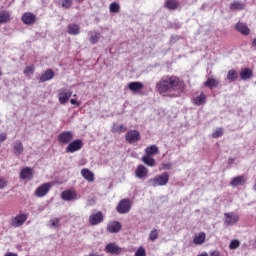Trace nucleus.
I'll list each match as a JSON object with an SVG mask.
<instances>
[{
	"instance_id": "f257e3e1",
	"label": "nucleus",
	"mask_w": 256,
	"mask_h": 256,
	"mask_svg": "<svg viewBox=\"0 0 256 256\" xmlns=\"http://www.w3.org/2000/svg\"><path fill=\"white\" fill-rule=\"evenodd\" d=\"M156 89L160 95H163V93H172V91H179V78L176 76H164L156 83Z\"/></svg>"
},
{
	"instance_id": "f03ea898",
	"label": "nucleus",
	"mask_w": 256,
	"mask_h": 256,
	"mask_svg": "<svg viewBox=\"0 0 256 256\" xmlns=\"http://www.w3.org/2000/svg\"><path fill=\"white\" fill-rule=\"evenodd\" d=\"M147 183L149 187H164V185L169 183V173L164 172L158 176H155L154 178L149 179Z\"/></svg>"
},
{
	"instance_id": "7ed1b4c3",
	"label": "nucleus",
	"mask_w": 256,
	"mask_h": 256,
	"mask_svg": "<svg viewBox=\"0 0 256 256\" xmlns=\"http://www.w3.org/2000/svg\"><path fill=\"white\" fill-rule=\"evenodd\" d=\"M116 211L120 215H126V213H129V211H131V201L129 198L120 200L116 207Z\"/></svg>"
},
{
	"instance_id": "20e7f679",
	"label": "nucleus",
	"mask_w": 256,
	"mask_h": 256,
	"mask_svg": "<svg viewBox=\"0 0 256 256\" xmlns=\"http://www.w3.org/2000/svg\"><path fill=\"white\" fill-rule=\"evenodd\" d=\"M71 95H73V91L68 90L67 88H61L58 90V101L61 105H65L69 99H71Z\"/></svg>"
},
{
	"instance_id": "39448f33",
	"label": "nucleus",
	"mask_w": 256,
	"mask_h": 256,
	"mask_svg": "<svg viewBox=\"0 0 256 256\" xmlns=\"http://www.w3.org/2000/svg\"><path fill=\"white\" fill-rule=\"evenodd\" d=\"M224 217V224L227 225V227H233V225L239 223V215L233 212L225 213Z\"/></svg>"
},
{
	"instance_id": "423d86ee",
	"label": "nucleus",
	"mask_w": 256,
	"mask_h": 256,
	"mask_svg": "<svg viewBox=\"0 0 256 256\" xmlns=\"http://www.w3.org/2000/svg\"><path fill=\"white\" fill-rule=\"evenodd\" d=\"M125 140L132 145V143L141 141V134L137 130H130L126 133Z\"/></svg>"
},
{
	"instance_id": "0eeeda50",
	"label": "nucleus",
	"mask_w": 256,
	"mask_h": 256,
	"mask_svg": "<svg viewBox=\"0 0 256 256\" xmlns=\"http://www.w3.org/2000/svg\"><path fill=\"white\" fill-rule=\"evenodd\" d=\"M80 149H83V141L77 139L69 143L66 147V153H75L76 151H80Z\"/></svg>"
},
{
	"instance_id": "6e6552de",
	"label": "nucleus",
	"mask_w": 256,
	"mask_h": 256,
	"mask_svg": "<svg viewBox=\"0 0 256 256\" xmlns=\"http://www.w3.org/2000/svg\"><path fill=\"white\" fill-rule=\"evenodd\" d=\"M49 191H51V183L50 182H46V183L40 185L35 190V196L36 197H45V195H47V193H49Z\"/></svg>"
},
{
	"instance_id": "1a4fd4ad",
	"label": "nucleus",
	"mask_w": 256,
	"mask_h": 256,
	"mask_svg": "<svg viewBox=\"0 0 256 256\" xmlns=\"http://www.w3.org/2000/svg\"><path fill=\"white\" fill-rule=\"evenodd\" d=\"M58 141L59 143H61L62 145H68V143L70 141H73V132L71 131H64V132H61L59 135H58Z\"/></svg>"
},
{
	"instance_id": "9d476101",
	"label": "nucleus",
	"mask_w": 256,
	"mask_h": 256,
	"mask_svg": "<svg viewBox=\"0 0 256 256\" xmlns=\"http://www.w3.org/2000/svg\"><path fill=\"white\" fill-rule=\"evenodd\" d=\"M106 253H110V255H121L123 253L124 249L117 246L115 243H108L105 246Z\"/></svg>"
},
{
	"instance_id": "9b49d317",
	"label": "nucleus",
	"mask_w": 256,
	"mask_h": 256,
	"mask_svg": "<svg viewBox=\"0 0 256 256\" xmlns=\"http://www.w3.org/2000/svg\"><path fill=\"white\" fill-rule=\"evenodd\" d=\"M25 221H27V214H19L16 217L11 219V226L12 227H21V225H23V223H25Z\"/></svg>"
},
{
	"instance_id": "f8f14e48",
	"label": "nucleus",
	"mask_w": 256,
	"mask_h": 256,
	"mask_svg": "<svg viewBox=\"0 0 256 256\" xmlns=\"http://www.w3.org/2000/svg\"><path fill=\"white\" fill-rule=\"evenodd\" d=\"M61 199H63V201H77L79 197H77V192L66 190L61 193Z\"/></svg>"
},
{
	"instance_id": "ddd939ff",
	"label": "nucleus",
	"mask_w": 256,
	"mask_h": 256,
	"mask_svg": "<svg viewBox=\"0 0 256 256\" xmlns=\"http://www.w3.org/2000/svg\"><path fill=\"white\" fill-rule=\"evenodd\" d=\"M89 223H90V225H93V226L103 223V212L98 211V212L90 215Z\"/></svg>"
},
{
	"instance_id": "4468645a",
	"label": "nucleus",
	"mask_w": 256,
	"mask_h": 256,
	"mask_svg": "<svg viewBox=\"0 0 256 256\" xmlns=\"http://www.w3.org/2000/svg\"><path fill=\"white\" fill-rule=\"evenodd\" d=\"M148 175L149 169H147L143 164L138 165L135 171V177H137V179H145Z\"/></svg>"
},
{
	"instance_id": "2eb2a0df",
	"label": "nucleus",
	"mask_w": 256,
	"mask_h": 256,
	"mask_svg": "<svg viewBox=\"0 0 256 256\" xmlns=\"http://www.w3.org/2000/svg\"><path fill=\"white\" fill-rule=\"evenodd\" d=\"M22 21L25 25H33L37 21V16L31 12H26L22 15Z\"/></svg>"
},
{
	"instance_id": "dca6fc26",
	"label": "nucleus",
	"mask_w": 256,
	"mask_h": 256,
	"mask_svg": "<svg viewBox=\"0 0 256 256\" xmlns=\"http://www.w3.org/2000/svg\"><path fill=\"white\" fill-rule=\"evenodd\" d=\"M55 77V72L52 69H47L41 76L38 78L39 83H45L51 81Z\"/></svg>"
},
{
	"instance_id": "f3484780",
	"label": "nucleus",
	"mask_w": 256,
	"mask_h": 256,
	"mask_svg": "<svg viewBox=\"0 0 256 256\" xmlns=\"http://www.w3.org/2000/svg\"><path fill=\"white\" fill-rule=\"evenodd\" d=\"M245 183H247V177L244 175L236 176L230 181L231 187H239L240 185H245Z\"/></svg>"
},
{
	"instance_id": "a211bd4d",
	"label": "nucleus",
	"mask_w": 256,
	"mask_h": 256,
	"mask_svg": "<svg viewBox=\"0 0 256 256\" xmlns=\"http://www.w3.org/2000/svg\"><path fill=\"white\" fill-rule=\"evenodd\" d=\"M235 29L236 31H238V33H241L242 35H249L251 33V30H249V27L247 26V24L243 22H238L235 25Z\"/></svg>"
},
{
	"instance_id": "6ab92c4d",
	"label": "nucleus",
	"mask_w": 256,
	"mask_h": 256,
	"mask_svg": "<svg viewBox=\"0 0 256 256\" xmlns=\"http://www.w3.org/2000/svg\"><path fill=\"white\" fill-rule=\"evenodd\" d=\"M245 7H247L245 2H241L239 0H235L230 4L231 11H243L245 10Z\"/></svg>"
},
{
	"instance_id": "aec40b11",
	"label": "nucleus",
	"mask_w": 256,
	"mask_h": 256,
	"mask_svg": "<svg viewBox=\"0 0 256 256\" xmlns=\"http://www.w3.org/2000/svg\"><path fill=\"white\" fill-rule=\"evenodd\" d=\"M81 175L89 183H93V181H95V174H93V172H91V170H89L87 168H84L81 170Z\"/></svg>"
},
{
	"instance_id": "412c9836",
	"label": "nucleus",
	"mask_w": 256,
	"mask_h": 256,
	"mask_svg": "<svg viewBox=\"0 0 256 256\" xmlns=\"http://www.w3.org/2000/svg\"><path fill=\"white\" fill-rule=\"evenodd\" d=\"M89 35V41L92 45H97V43H99V39H101V33H99L98 31H90L88 32Z\"/></svg>"
},
{
	"instance_id": "4be33fe9",
	"label": "nucleus",
	"mask_w": 256,
	"mask_h": 256,
	"mask_svg": "<svg viewBox=\"0 0 256 256\" xmlns=\"http://www.w3.org/2000/svg\"><path fill=\"white\" fill-rule=\"evenodd\" d=\"M121 227V222L115 221L112 222L111 224H108L107 231L109 233H119V231H121Z\"/></svg>"
},
{
	"instance_id": "5701e85b",
	"label": "nucleus",
	"mask_w": 256,
	"mask_h": 256,
	"mask_svg": "<svg viewBox=\"0 0 256 256\" xmlns=\"http://www.w3.org/2000/svg\"><path fill=\"white\" fill-rule=\"evenodd\" d=\"M13 151L16 157H19V155H23V151H25V148L23 147V143H21V141H16L13 144Z\"/></svg>"
},
{
	"instance_id": "b1692460",
	"label": "nucleus",
	"mask_w": 256,
	"mask_h": 256,
	"mask_svg": "<svg viewBox=\"0 0 256 256\" xmlns=\"http://www.w3.org/2000/svg\"><path fill=\"white\" fill-rule=\"evenodd\" d=\"M251 77H253V70L250 68H243L240 71V79H242V81H247V79H251Z\"/></svg>"
},
{
	"instance_id": "393cba45",
	"label": "nucleus",
	"mask_w": 256,
	"mask_h": 256,
	"mask_svg": "<svg viewBox=\"0 0 256 256\" xmlns=\"http://www.w3.org/2000/svg\"><path fill=\"white\" fill-rule=\"evenodd\" d=\"M128 89L133 93H137L143 89V83L135 81L128 84Z\"/></svg>"
},
{
	"instance_id": "a878e982",
	"label": "nucleus",
	"mask_w": 256,
	"mask_h": 256,
	"mask_svg": "<svg viewBox=\"0 0 256 256\" xmlns=\"http://www.w3.org/2000/svg\"><path fill=\"white\" fill-rule=\"evenodd\" d=\"M20 179H33V170L29 167L23 168L20 172Z\"/></svg>"
},
{
	"instance_id": "bb28decb",
	"label": "nucleus",
	"mask_w": 256,
	"mask_h": 256,
	"mask_svg": "<svg viewBox=\"0 0 256 256\" xmlns=\"http://www.w3.org/2000/svg\"><path fill=\"white\" fill-rule=\"evenodd\" d=\"M164 7L170 11H175L179 7V2H177V0H166Z\"/></svg>"
},
{
	"instance_id": "cd10ccee",
	"label": "nucleus",
	"mask_w": 256,
	"mask_h": 256,
	"mask_svg": "<svg viewBox=\"0 0 256 256\" xmlns=\"http://www.w3.org/2000/svg\"><path fill=\"white\" fill-rule=\"evenodd\" d=\"M142 161L147 165V167H155V159L147 154L142 157Z\"/></svg>"
},
{
	"instance_id": "c85d7f7f",
	"label": "nucleus",
	"mask_w": 256,
	"mask_h": 256,
	"mask_svg": "<svg viewBox=\"0 0 256 256\" xmlns=\"http://www.w3.org/2000/svg\"><path fill=\"white\" fill-rule=\"evenodd\" d=\"M79 24H69L68 25V33L69 35H79Z\"/></svg>"
},
{
	"instance_id": "c756f323",
	"label": "nucleus",
	"mask_w": 256,
	"mask_h": 256,
	"mask_svg": "<svg viewBox=\"0 0 256 256\" xmlns=\"http://www.w3.org/2000/svg\"><path fill=\"white\" fill-rule=\"evenodd\" d=\"M219 85V80L215 78H208L207 81L204 82V87H209L213 89V87H217Z\"/></svg>"
},
{
	"instance_id": "7c9ffc66",
	"label": "nucleus",
	"mask_w": 256,
	"mask_h": 256,
	"mask_svg": "<svg viewBox=\"0 0 256 256\" xmlns=\"http://www.w3.org/2000/svg\"><path fill=\"white\" fill-rule=\"evenodd\" d=\"M145 155H148L151 157V155H157L159 153V148L156 145L148 146L145 149Z\"/></svg>"
},
{
	"instance_id": "2f4dec72",
	"label": "nucleus",
	"mask_w": 256,
	"mask_h": 256,
	"mask_svg": "<svg viewBox=\"0 0 256 256\" xmlns=\"http://www.w3.org/2000/svg\"><path fill=\"white\" fill-rule=\"evenodd\" d=\"M205 101H207V96L204 93H201L194 99V104L199 107L201 105H205Z\"/></svg>"
},
{
	"instance_id": "473e14b6",
	"label": "nucleus",
	"mask_w": 256,
	"mask_h": 256,
	"mask_svg": "<svg viewBox=\"0 0 256 256\" xmlns=\"http://www.w3.org/2000/svg\"><path fill=\"white\" fill-rule=\"evenodd\" d=\"M193 243L195 245H203V243H205V232H201L199 235L195 236Z\"/></svg>"
},
{
	"instance_id": "72a5a7b5",
	"label": "nucleus",
	"mask_w": 256,
	"mask_h": 256,
	"mask_svg": "<svg viewBox=\"0 0 256 256\" xmlns=\"http://www.w3.org/2000/svg\"><path fill=\"white\" fill-rule=\"evenodd\" d=\"M11 19V14L7 11L0 12V25L7 23Z\"/></svg>"
},
{
	"instance_id": "f704fd0d",
	"label": "nucleus",
	"mask_w": 256,
	"mask_h": 256,
	"mask_svg": "<svg viewBox=\"0 0 256 256\" xmlns=\"http://www.w3.org/2000/svg\"><path fill=\"white\" fill-rule=\"evenodd\" d=\"M227 79L230 81V83H233L234 81H237V71L234 69H231L227 73Z\"/></svg>"
},
{
	"instance_id": "c9c22d12",
	"label": "nucleus",
	"mask_w": 256,
	"mask_h": 256,
	"mask_svg": "<svg viewBox=\"0 0 256 256\" xmlns=\"http://www.w3.org/2000/svg\"><path fill=\"white\" fill-rule=\"evenodd\" d=\"M127 131V126L125 125H115L112 127V133H125Z\"/></svg>"
},
{
	"instance_id": "e433bc0d",
	"label": "nucleus",
	"mask_w": 256,
	"mask_h": 256,
	"mask_svg": "<svg viewBox=\"0 0 256 256\" xmlns=\"http://www.w3.org/2000/svg\"><path fill=\"white\" fill-rule=\"evenodd\" d=\"M110 13H119L121 6L117 2H112L109 5Z\"/></svg>"
},
{
	"instance_id": "4c0bfd02",
	"label": "nucleus",
	"mask_w": 256,
	"mask_h": 256,
	"mask_svg": "<svg viewBox=\"0 0 256 256\" xmlns=\"http://www.w3.org/2000/svg\"><path fill=\"white\" fill-rule=\"evenodd\" d=\"M157 237H159V232L157 229H153L149 234L150 241H156Z\"/></svg>"
},
{
	"instance_id": "58836bf2",
	"label": "nucleus",
	"mask_w": 256,
	"mask_h": 256,
	"mask_svg": "<svg viewBox=\"0 0 256 256\" xmlns=\"http://www.w3.org/2000/svg\"><path fill=\"white\" fill-rule=\"evenodd\" d=\"M223 136V129L218 128L216 131L213 132L212 137L214 139H219V137Z\"/></svg>"
},
{
	"instance_id": "ea45409f",
	"label": "nucleus",
	"mask_w": 256,
	"mask_h": 256,
	"mask_svg": "<svg viewBox=\"0 0 256 256\" xmlns=\"http://www.w3.org/2000/svg\"><path fill=\"white\" fill-rule=\"evenodd\" d=\"M239 245H241L239 240H232L229 244V249H238Z\"/></svg>"
},
{
	"instance_id": "a19ab883",
	"label": "nucleus",
	"mask_w": 256,
	"mask_h": 256,
	"mask_svg": "<svg viewBox=\"0 0 256 256\" xmlns=\"http://www.w3.org/2000/svg\"><path fill=\"white\" fill-rule=\"evenodd\" d=\"M135 256H147V252L145 251V248L140 246L135 252Z\"/></svg>"
},
{
	"instance_id": "79ce46f5",
	"label": "nucleus",
	"mask_w": 256,
	"mask_h": 256,
	"mask_svg": "<svg viewBox=\"0 0 256 256\" xmlns=\"http://www.w3.org/2000/svg\"><path fill=\"white\" fill-rule=\"evenodd\" d=\"M71 5H73V0H64V1H62V7L64 9L71 8Z\"/></svg>"
},
{
	"instance_id": "37998d69",
	"label": "nucleus",
	"mask_w": 256,
	"mask_h": 256,
	"mask_svg": "<svg viewBox=\"0 0 256 256\" xmlns=\"http://www.w3.org/2000/svg\"><path fill=\"white\" fill-rule=\"evenodd\" d=\"M33 67L32 66H27L24 70V75H33Z\"/></svg>"
},
{
	"instance_id": "c03bdc74",
	"label": "nucleus",
	"mask_w": 256,
	"mask_h": 256,
	"mask_svg": "<svg viewBox=\"0 0 256 256\" xmlns=\"http://www.w3.org/2000/svg\"><path fill=\"white\" fill-rule=\"evenodd\" d=\"M5 187H7V181L5 178L0 177V189H5Z\"/></svg>"
},
{
	"instance_id": "a18cd8bd",
	"label": "nucleus",
	"mask_w": 256,
	"mask_h": 256,
	"mask_svg": "<svg viewBox=\"0 0 256 256\" xmlns=\"http://www.w3.org/2000/svg\"><path fill=\"white\" fill-rule=\"evenodd\" d=\"M51 221V227H58L59 225V219L58 218H55V219H52L50 220Z\"/></svg>"
},
{
	"instance_id": "49530a36",
	"label": "nucleus",
	"mask_w": 256,
	"mask_h": 256,
	"mask_svg": "<svg viewBox=\"0 0 256 256\" xmlns=\"http://www.w3.org/2000/svg\"><path fill=\"white\" fill-rule=\"evenodd\" d=\"M3 141H7V133L5 132L0 134V143H3Z\"/></svg>"
},
{
	"instance_id": "de8ad7c7",
	"label": "nucleus",
	"mask_w": 256,
	"mask_h": 256,
	"mask_svg": "<svg viewBox=\"0 0 256 256\" xmlns=\"http://www.w3.org/2000/svg\"><path fill=\"white\" fill-rule=\"evenodd\" d=\"M71 105H76V107H79L81 105V102H78L76 99H70Z\"/></svg>"
},
{
	"instance_id": "09e8293b",
	"label": "nucleus",
	"mask_w": 256,
	"mask_h": 256,
	"mask_svg": "<svg viewBox=\"0 0 256 256\" xmlns=\"http://www.w3.org/2000/svg\"><path fill=\"white\" fill-rule=\"evenodd\" d=\"M177 41H179V36H172L170 39L171 43H177Z\"/></svg>"
},
{
	"instance_id": "8fccbe9b",
	"label": "nucleus",
	"mask_w": 256,
	"mask_h": 256,
	"mask_svg": "<svg viewBox=\"0 0 256 256\" xmlns=\"http://www.w3.org/2000/svg\"><path fill=\"white\" fill-rule=\"evenodd\" d=\"M210 256H221V254L219 253V251L214 250L210 253Z\"/></svg>"
},
{
	"instance_id": "3c124183",
	"label": "nucleus",
	"mask_w": 256,
	"mask_h": 256,
	"mask_svg": "<svg viewBox=\"0 0 256 256\" xmlns=\"http://www.w3.org/2000/svg\"><path fill=\"white\" fill-rule=\"evenodd\" d=\"M163 169L169 171V169H171V164H163Z\"/></svg>"
},
{
	"instance_id": "603ef678",
	"label": "nucleus",
	"mask_w": 256,
	"mask_h": 256,
	"mask_svg": "<svg viewBox=\"0 0 256 256\" xmlns=\"http://www.w3.org/2000/svg\"><path fill=\"white\" fill-rule=\"evenodd\" d=\"M4 256H19L17 253L14 252H8Z\"/></svg>"
},
{
	"instance_id": "864d4df0",
	"label": "nucleus",
	"mask_w": 256,
	"mask_h": 256,
	"mask_svg": "<svg viewBox=\"0 0 256 256\" xmlns=\"http://www.w3.org/2000/svg\"><path fill=\"white\" fill-rule=\"evenodd\" d=\"M233 163H235V159L234 158H229L228 159V165H233Z\"/></svg>"
},
{
	"instance_id": "5fc2aeb1",
	"label": "nucleus",
	"mask_w": 256,
	"mask_h": 256,
	"mask_svg": "<svg viewBox=\"0 0 256 256\" xmlns=\"http://www.w3.org/2000/svg\"><path fill=\"white\" fill-rule=\"evenodd\" d=\"M200 11H205V4L200 7Z\"/></svg>"
},
{
	"instance_id": "6e6d98bb",
	"label": "nucleus",
	"mask_w": 256,
	"mask_h": 256,
	"mask_svg": "<svg viewBox=\"0 0 256 256\" xmlns=\"http://www.w3.org/2000/svg\"><path fill=\"white\" fill-rule=\"evenodd\" d=\"M198 256H209V254H207V252H204L202 254H199Z\"/></svg>"
},
{
	"instance_id": "4d7b16f0",
	"label": "nucleus",
	"mask_w": 256,
	"mask_h": 256,
	"mask_svg": "<svg viewBox=\"0 0 256 256\" xmlns=\"http://www.w3.org/2000/svg\"><path fill=\"white\" fill-rule=\"evenodd\" d=\"M252 46H253V47H256V38L253 40Z\"/></svg>"
},
{
	"instance_id": "13d9d810",
	"label": "nucleus",
	"mask_w": 256,
	"mask_h": 256,
	"mask_svg": "<svg viewBox=\"0 0 256 256\" xmlns=\"http://www.w3.org/2000/svg\"><path fill=\"white\" fill-rule=\"evenodd\" d=\"M3 75V72H1V70H0V77Z\"/></svg>"
},
{
	"instance_id": "bf43d9fd",
	"label": "nucleus",
	"mask_w": 256,
	"mask_h": 256,
	"mask_svg": "<svg viewBox=\"0 0 256 256\" xmlns=\"http://www.w3.org/2000/svg\"><path fill=\"white\" fill-rule=\"evenodd\" d=\"M254 189H255V191H256V183L254 184Z\"/></svg>"
}]
</instances>
